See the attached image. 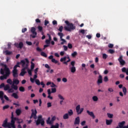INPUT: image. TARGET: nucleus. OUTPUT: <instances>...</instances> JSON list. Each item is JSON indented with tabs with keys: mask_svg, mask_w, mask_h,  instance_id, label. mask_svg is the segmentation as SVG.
Masks as SVG:
<instances>
[{
	"mask_svg": "<svg viewBox=\"0 0 128 128\" xmlns=\"http://www.w3.org/2000/svg\"><path fill=\"white\" fill-rule=\"evenodd\" d=\"M97 84L98 85L100 84H102V75L99 76L97 81Z\"/></svg>",
	"mask_w": 128,
	"mask_h": 128,
	"instance_id": "dca6fc26",
	"label": "nucleus"
},
{
	"mask_svg": "<svg viewBox=\"0 0 128 128\" xmlns=\"http://www.w3.org/2000/svg\"><path fill=\"white\" fill-rule=\"evenodd\" d=\"M66 56H64V58H61L60 60V62H62L66 60Z\"/></svg>",
	"mask_w": 128,
	"mask_h": 128,
	"instance_id": "ea45409f",
	"label": "nucleus"
},
{
	"mask_svg": "<svg viewBox=\"0 0 128 128\" xmlns=\"http://www.w3.org/2000/svg\"><path fill=\"white\" fill-rule=\"evenodd\" d=\"M58 34L59 36H60V39L62 38V36H64V34L62 32H58Z\"/></svg>",
	"mask_w": 128,
	"mask_h": 128,
	"instance_id": "a19ab883",
	"label": "nucleus"
},
{
	"mask_svg": "<svg viewBox=\"0 0 128 128\" xmlns=\"http://www.w3.org/2000/svg\"><path fill=\"white\" fill-rule=\"evenodd\" d=\"M26 58L24 60H22L20 62H17L16 66H20L19 64H22V68H24L26 66Z\"/></svg>",
	"mask_w": 128,
	"mask_h": 128,
	"instance_id": "f8f14e48",
	"label": "nucleus"
},
{
	"mask_svg": "<svg viewBox=\"0 0 128 128\" xmlns=\"http://www.w3.org/2000/svg\"><path fill=\"white\" fill-rule=\"evenodd\" d=\"M38 120H44L43 119H42V115H40L38 116Z\"/></svg>",
	"mask_w": 128,
	"mask_h": 128,
	"instance_id": "864d4df0",
	"label": "nucleus"
},
{
	"mask_svg": "<svg viewBox=\"0 0 128 128\" xmlns=\"http://www.w3.org/2000/svg\"><path fill=\"white\" fill-rule=\"evenodd\" d=\"M69 116L68 114L66 113L63 116V118L64 120H68V119Z\"/></svg>",
	"mask_w": 128,
	"mask_h": 128,
	"instance_id": "bb28decb",
	"label": "nucleus"
},
{
	"mask_svg": "<svg viewBox=\"0 0 128 128\" xmlns=\"http://www.w3.org/2000/svg\"><path fill=\"white\" fill-rule=\"evenodd\" d=\"M62 30H64V26H60L59 28L58 29V30H59V32H62Z\"/></svg>",
	"mask_w": 128,
	"mask_h": 128,
	"instance_id": "8fccbe9b",
	"label": "nucleus"
},
{
	"mask_svg": "<svg viewBox=\"0 0 128 128\" xmlns=\"http://www.w3.org/2000/svg\"><path fill=\"white\" fill-rule=\"evenodd\" d=\"M68 48H70V49L72 48V44H71L68 43Z\"/></svg>",
	"mask_w": 128,
	"mask_h": 128,
	"instance_id": "e2e57ef3",
	"label": "nucleus"
},
{
	"mask_svg": "<svg viewBox=\"0 0 128 128\" xmlns=\"http://www.w3.org/2000/svg\"><path fill=\"white\" fill-rule=\"evenodd\" d=\"M4 92L0 91V99L2 101V104H4Z\"/></svg>",
	"mask_w": 128,
	"mask_h": 128,
	"instance_id": "f3484780",
	"label": "nucleus"
},
{
	"mask_svg": "<svg viewBox=\"0 0 128 128\" xmlns=\"http://www.w3.org/2000/svg\"><path fill=\"white\" fill-rule=\"evenodd\" d=\"M80 116H78L75 118L74 124H80Z\"/></svg>",
	"mask_w": 128,
	"mask_h": 128,
	"instance_id": "6ab92c4d",
	"label": "nucleus"
},
{
	"mask_svg": "<svg viewBox=\"0 0 128 128\" xmlns=\"http://www.w3.org/2000/svg\"><path fill=\"white\" fill-rule=\"evenodd\" d=\"M108 47L110 48H114V44H109L108 45Z\"/></svg>",
	"mask_w": 128,
	"mask_h": 128,
	"instance_id": "13d9d810",
	"label": "nucleus"
},
{
	"mask_svg": "<svg viewBox=\"0 0 128 128\" xmlns=\"http://www.w3.org/2000/svg\"><path fill=\"white\" fill-rule=\"evenodd\" d=\"M76 112L77 114H80L84 112V108H80V105H78L76 108Z\"/></svg>",
	"mask_w": 128,
	"mask_h": 128,
	"instance_id": "1a4fd4ad",
	"label": "nucleus"
},
{
	"mask_svg": "<svg viewBox=\"0 0 128 128\" xmlns=\"http://www.w3.org/2000/svg\"><path fill=\"white\" fill-rule=\"evenodd\" d=\"M74 64H76V62L72 61L70 62V66H74Z\"/></svg>",
	"mask_w": 128,
	"mask_h": 128,
	"instance_id": "680f3d73",
	"label": "nucleus"
},
{
	"mask_svg": "<svg viewBox=\"0 0 128 128\" xmlns=\"http://www.w3.org/2000/svg\"><path fill=\"white\" fill-rule=\"evenodd\" d=\"M63 48H64V50H65L66 52V50H68V47L66 46H63Z\"/></svg>",
	"mask_w": 128,
	"mask_h": 128,
	"instance_id": "774afa93",
	"label": "nucleus"
},
{
	"mask_svg": "<svg viewBox=\"0 0 128 128\" xmlns=\"http://www.w3.org/2000/svg\"><path fill=\"white\" fill-rule=\"evenodd\" d=\"M8 118H6L5 120L4 121L3 124H2V126L4 128H16V122L17 124H22L24 120L22 119H20L18 118H14L11 119V122H8Z\"/></svg>",
	"mask_w": 128,
	"mask_h": 128,
	"instance_id": "f257e3e1",
	"label": "nucleus"
},
{
	"mask_svg": "<svg viewBox=\"0 0 128 128\" xmlns=\"http://www.w3.org/2000/svg\"><path fill=\"white\" fill-rule=\"evenodd\" d=\"M60 40L62 42L60 43V44H64V42H66V40H64L62 38V39H60Z\"/></svg>",
	"mask_w": 128,
	"mask_h": 128,
	"instance_id": "de8ad7c7",
	"label": "nucleus"
},
{
	"mask_svg": "<svg viewBox=\"0 0 128 128\" xmlns=\"http://www.w3.org/2000/svg\"><path fill=\"white\" fill-rule=\"evenodd\" d=\"M9 88H10V84H7L5 85L4 87V90H8Z\"/></svg>",
	"mask_w": 128,
	"mask_h": 128,
	"instance_id": "a878e982",
	"label": "nucleus"
},
{
	"mask_svg": "<svg viewBox=\"0 0 128 128\" xmlns=\"http://www.w3.org/2000/svg\"><path fill=\"white\" fill-rule=\"evenodd\" d=\"M10 76V71H4V74L0 76V80H6L8 76Z\"/></svg>",
	"mask_w": 128,
	"mask_h": 128,
	"instance_id": "0eeeda50",
	"label": "nucleus"
},
{
	"mask_svg": "<svg viewBox=\"0 0 128 128\" xmlns=\"http://www.w3.org/2000/svg\"><path fill=\"white\" fill-rule=\"evenodd\" d=\"M6 85H4V83H2L0 84V88H4V86Z\"/></svg>",
	"mask_w": 128,
	"mask_h": 128,
	"instance_id": "5fc2aeb1",
	"label": "nucleus"
},
{
	"mask_svg": "<svg viewBox=\"0 0 128 128\" xmlns=\"http://www.w3.org/2000/svg\"><path fill=\"white\" fill-rule=\"evenodd\" d=\"M19 90L22 92H24L26 90V89L24 88V86H21L19 88Z\"/></svg>",
	"mask_w": 128,
	"mask_h": 128,
	"instance_id": "7c9ffc66",
	"label": "nucleus"
},
{
	"mask_svg": "<svg viewBox=\"0 0 128 128\" xmlns=\"http://www.w3.org/2000/svg\"><path fill=\"white\" fill-rule=\"evenodd\" d=\"M20 84V80L18 78H14L12 81V84L11 86L12 88H13L14 90H18V84Z\"/></svg>",
	"mask_w": 128,
	"mask_h": 128,
	"instance_id": "20e7f679",
	"label": "nucleus"
},
{
	"mask_svg": "<svg viewBox=\"0 0 128 128\" xmlns=\"http://www.w3.org/2000/svg\"><path fill=\"white\" fill-rule=\"evenodd\" d=\"M108 117L109 118H112L114 117V114H110V113L107 114Z\"/></svg>",
	"mask_w": 128,
	"mask_h": 128,
	"instance_id": "58836bf2",
	"label": "nucleus"
},
{
	"mask_svg": "<svg viewBox=\"0 0 128 128\" xmlns=\"http://www.w3.org/2000/svg\"><path fill=\"white\" fill-rule=\"evenodd\" d=\"M87 114H88L89 116H91L93 119L96 118V116H94V112H90V110H88L86 111Z\"/></svg>",
	"mask_w": 128,
	"mask_h": 128,
	"instance_id": "a211bd4d",
	"label": "nucleus"
},
{
	"mask_svg": "<svg viewBox=\"0 0 128 128\" xmlns=\"http://www.w3.org/2000/svg\"><path fill=\"white\" fill-rule=\"evenodd\" d=\"M127 71L126 68L124 67L123 68H122V72H126Z\"/></svg>",
	"mask_w": 128,
	"mask_h": 128,
	"instance_id": "3c124183",
	"label": "nucleus"
},
{
	"mask_svg": "<svg viewBox=\"0 0 128 128\" xmlns=\"http://www.w3.org/2000/svg\"><path fill=\"white\" fill-rule=\"evenodd\" d=\"M36 28L34 27L31 28L30 32L33 34V36H32V38H36V35L38 34V33L36 32Z\"/></svg>",
	"mask_w": 128,
	"mask_h": 128,
	"instance_id": "6e6552de",
	"label": "nucleus"
},
{
	"mask_svg": "<svg viewBox=\"0 0 128 128\" xmlns=\"http://www.w3.org/2000/svg\"><path fill=\"white\" fill-rule=\"evenodd\" d=\"M65 24H66V26L64 27V30L67 32H71L72 30H76V26L74 25L72 23H70L68 20L65 21Z\"/></svg>",
	"mask_w": 128,
	"mask_h": 128,
	"instance_id": "f03ea898",
	"label": "nucleus"
},
{
	"mask_svg": "<svg viewBox=\"0 0 128 128\" xmlns=\"http://www.w3.org/2000/svg\"><path fill=\"white\" fill-rule=\"evenodd\" d=\"M58 97L60 100H64V98L62 95L59 94L58 95Z\"/></svg>",
	"mask_w": 128,
	"mask_h": 128,
	"instance_id": "37998d69",
	"label": "nucleus"
},
{
	"mask_svg": "<svg viewBox=\"0 0 128 128\" xmlns=\"http://www.w3.org/2000/svg\"><path fill=\"white\" fill-rule=\"evenodd\" d=\"M108 92H114V89L112 88H108Z\"/></svg>",
	"mask_w": 128,
	"mask_h": 128,
	"instance_id": "0e129e2a",
	"label": "nucleus"
},
{
	"mask_svg": "<svg viewBox=\"0 0 128 128\" xmlns=\"http://www.w3.org/2000/svg\"><path fill=\"white\" fill-rule=\"evenodd\" d=\"M25 60L26 62V64L25 66L23 67L24 68L21 70V72L20 73V76H24V74H26V70L28 68V64H30V61L27 58H25Z\"/></svg>",
	"mask_w": 128,
	"mask_h": 128,
	"instance_id": "7ed1b4c3",
	"label": "nucleus"
},
{
	"mask_svg": "<svg viewBox=\"0 0 128 128\" xmlns=\"http://www.w3.org/2000/svg\"><path fill=\"white\" fill-rule=\"evenodd\" d=\"M0 66H4V68H1L0 70V74H4V72H10V68L8 67L6 64L4 63H0Z\"/></svg>",
	"mask_w": 128,
	"mask_h": 128,
	"instance_id": "423d86ee",
	"label": "nucleus"
},
{
	"mask_svg": "<svg viewBox=\"0 0 128 128\" xmlns=\"http://www.w3.org/2000/svg\"><path fill=\"white\" fill-rule=\"evenodd\" d=\"M51 90L52 94H54V92H56V88H52Z\"/></svg>",
	"mask_w": 128,
	"mask_h": 128,
	"instance_id": "c03bdc74",
	"label": "nucleus"
},
{
	"mask_svg": "<svg viewBox=\"0 0 128 128\" xmlns=\"http://www.w3.org/2000/svg\"><path fill=\"white\" fill-rule=\"evenodd\" d=\"M40 55L42 56H44V58H48V55L46 54V52H41Z\"/></svg>",
	"mask_w": 128,
	"mask_h": 128,
	"instance_id": "72a5a7b5",
	"label": "nucleus"
},
{
	"mask_svg": "<svg viewBox=\"0 0 128 128\" xmlns=\"http://www.w3.org/2000/svg\"><path fill=\"white\" fill-rule=\"evenodd\" d=\"M11 96L12 98H16V100H18V94L16 93V92H14Z\"/></svg>",
	"mask_w": 128,
	"mask_h": 128,
	"instance_id": "4be33fe9",
	"label": "nucleus"
},
{
	"mask_svg": "<svg viewBox=\"0 0 128 128\" xmlns=\"http://www.w3.org/2000/svg\"><path fill=\"white\" fill-rule=\"evenodd\" d=\"M50 86L51 88H56V85L54 82H52Z\"/></svg>",
	"mask_w": 128,
	"mask_h": 128,
	"instance_id": "4d7b16f0",
	"label": "nucleus"
},
{
	"mask_svg": "<svg viewBox=\"0 0 128 128\" xmlns=\"http://www.w3.org/2000/svg\"><path fill=\"white\" fill-rule=\"evenodd\" d=\"M18 68H20V66L18 65H15L12 70V76L13 78H18Z\"/></svg>",
	"mask_w": 128,
	"mask_h": 128,
	"instance_id": "39448f33",
	"label": "nucleus"
},
{
	"mask_svg": "<svg viewBox=\"0 0 128 128\" xmlns=\"http://www.w3.org/2000/svg\"><path fill=\"white\" fill-rule=\"evenodd\" d=\"M15 46L16 48H24V43H22V42H20L19 44H15Z\"/></svg>",
	"mask_w": 128,
	"mask_h": 128,
	"instance_id": "2eb2a0df",
	"label": "nucleus"
},
{
	"mask_svg": "<svg viewBox=\"0 0 128 128\" xmlns=\"http://www.w3.org/2000/svg\"><path fill=\"white\" fill-rule=\"evenodd\" d=\"M32 70L31 69L30 70V69H28V68H27V72H28L29 76H32Z\"/></svg>",
	"mask_w": 128,
	"mask_h": 128,
	"instance_id": "f704fd0d",
	"label": "nucleus"
},
{
	"mask_svg": "<svg viewBox=\"0 0 128 128\" xmlns=\"http://www.w3.org/2000/svg\"><path fill=\"white\" fill-rule=\"evenodd\" d=\"M122 92L124 96H126V88L124 86L122 88Z\"/></svg>",
	"mask_w": 128,
	"mask_h": 128,
	"instance_id": "473e14b6",
	"label": "nucleus"
},
{
	"mask_svg": "<svg viewBox=\"0 0 128 128\" xmlns=\"http://www.w3.org/2000/svg\"><path fill=\"white\" fill-rule=\"evenodd\" d=\"M72 58H76L78 56V52H74L71 54Z\"/></svg>",
	"mask_w": 128,
	"mask_h": 128,
	"instance_id": "2f4dec72",
	"label": "nucleus"
},
{
	"mask_svg": "<svg viewBox=\"0 0 128 128\" xmlns=\"http://www.w3.org/2000/svg\"><path fill=\"white\" fill-rule=\"evenodd\" d=\"M52 120H50V117L48 118V120H46L47 124H52Z\"/></svg>",
	"mask_w": 128,
	"mask_h": 128,
	"instance_id": "cd10ccee",
	"label": "nucleus"
},
{
	"mask_svg": "<svg viewBox=\"0 0 128 128\" xmlns=\"http://www.w3.org/2000/svg\"><path fill=\"white\" fill-rule=\"evenodd\" d=\"M102 58L104 60H106V58H108V55H106V54H102Z\"/></svg>",
	"mask_w": 128,
	"mask_h": 128,
	"instance_id": "09e8293b",
	"label": "nucleus"
},
{
	"mask_svg": "<svg viewBox=\"0 0 128 128\" xmlns=\"http://www.w3.org/2000/svg\"><path fill=\"white\" fill-rule=\"evenodd\" d=\"M104 82H108V78L107 76H104Z\"/></svg>",
	"mask_w": 128,
	"mask_h": 128,
	"instance_id": "a18cd8bd",
	"label": "nucleus"
},
{
	"mask_svg": "<svg viewBox=\"0 0 128 128\" xmlns=\"http://www.w3.org/2000/svg\"><path fill=\"white\" fill-rule=\"evenodd\" d=\"M16 116H20V114H22V110L20 109H16Z\"/></svg>",
	"mask_w": 128,
	"mask_h": 128,
	"instance_id": "b1692460",
	"label": "nucleus"
},
{
	"mask_svg": "<svg viewBox=\"0 0 128 128\" xmlns=\"http://www.w3.org/2000/svg\"><path fill=\"white\" fill-rule=\"evenodd\" d=\"M14 90L13 88H10L8 90V94H10L12 92H14Z\"/></svg>",
	"mask_w": 128,
	"mask_h": 128,
	"instance_id": "49530a36",
	"label": "nucleus"
},
{
	"mask_svg": "<svg viewBox=\"0 0 128 128\" xmlns=\"http://www.w3.org/2000/svg\"><path fill=\"white\" fill-rule=\"evenodd\" d=\"M60 124H58V123H56V124L54 126V128H58Z\"/></svg>",
	"mask_w": 128,
	"mask_h": 128,
	"instance_id": "338daca9",
	"label": "nucleus"
},
{
	"mask_svg": "<svg viewBox=\"0 0 128 128\" xmlns=\"http://www.w3.org/2000/svg\"><path fill=\"white\" fill-rule=\"evenodd\" d=\"M34 68V64L32 62H31L30 70H33Z\"/></svg>",
	"mask_w": 128,
	"mask_h": 128,
	"instance_id": "4c0bfd02",
	"label": "nucleus"
},
{
	"mask_svg": "<svg viewBox=\"0 0 128 128\" xmlns=\"http://www.w3.org/2000/svg\"><path fill=\"white\" fill-rule=\"evenodd\" d=\"M26 44H28V46H32V42H31L26 41Z\"/></svg>",
	"mask_w": 128,
	"mask_h": 128,
	"instance_id": "603ef678",
	"label": "nucleus"
},
{
	"mask_svg": "<svg viewBox=\"0 0 128 128\" xmlns=\"http://www.w3.org/2000/svg\"><path fill=\"white\" fill-rule=\"evenodd\" d=\"M70 70L71 72H72V74H74V72H76V66L70 67Z\"/></svg>",
	"mask_w": 128,
	"mask_h": 128,
	"instance_id": "412c9836",
	"label": "nucleus"
},
{
	"mask_svg": "<svg viewBox=\"0 0 128 128\" xmlns=\"http://www.w3.org/2000/svg\"><path fill=\"white\" fill-rule=\"evenodd\" d=\"M92 98V100H94V102H98V98L96 96H94Z\"/></svg>",
	"mask_w": 128,
	"mask_h": 128,
	"instance_id": "e433bc0d",
	"label": "nucleus"
},
{
	"mask_svg": "<svg viewBox=\"0 0 128 128\" xmlns=\"http://www.w3.org/2000/svg\"><path fill=\"white\" fill-rule=\"evenodd\" d=\"M124 57L122 56V55H120L118 58V61L119 62L120 66H124L126 64V61L122 59Z\"/></svg>",
	"mask_w": 128,
	"mask_h": 128,
	"instance_id": "9d476101",
	"label": "nucleus"
},
{
	"mask_svg": "<svg viewBox=\"0 0 128 128\" xmlns=\"http://www.w3.org/2000/svg\"><path fill=\"white\" fill-rule=\"evenodd\" d=\"M31 111L32 112V113L31 114V116H30V119L31 120V118H36V114H38V111H36V109H34H34H32Z\"/></svg>",
	"mask_w": 128,
	"mask_h": 128,
	"instance_id": "9b49d317",
	"label": "nucleus"
},
{
	"mask_svg": "<svg viewBox=\"0 0 128 128\" xmlns=\"http://www.w3.org/2000/svg\"><path fill=\"white\" fill-rule=\"evenodd\" d=\"M47 36H48V40H50H50H52V36H50V34H48Z\"/></svg>",
	"mask_w": 128,
	"mask_h": 128,
	"instance_id": "69168bd1",
	"label": "nucleus"
},
{
	"mask_svg": "<svg viewBox=\"0 0 128 128\" xmlns=\"http://www.w3.org/2000/svg\"><path fill=\"white\" fill-rule=\"evenodd\" d=\"M125 124H126V122L122 121V122H119L118 124V126L120 128H124V126Z\"/></svg>",
	"mask_w": 128,
	"mask_h": 128,
	"instance_id": "aec40b11",
	"label": "nucleus"
},
{
	"mask_svg": "<svg viewBox=\"0 0 128 128\" xmlns=\"http://www.w3.org/2000/svg\"><path fill=\"white\" fill-rule=\"evenodd\" d=\"M68 114L69 116H72L74 114V112L72 111V110H70L68 111Z\"/></svg>",
	"mask_w": 128,
	"mask_h": 128,
	"instance_id": "393cba45",
	"label": "nucleus"
},
{
	"mask_svg": "<svg viewBox=\"0 0 128 128\" xmlns=\"http://www.w3.org/2000/svg\"><path fill=\"white\" fill-rule=\"evenodd\" d=\"M35 82L36 84H37V86H42V88H44L46 84H44V82H40V80H38V79H36L35 80Z\"/></svg>",
	"mask_w": 128,
	"mask_h": 128,
	"instance_id": "ddd939ff",
	"label": "nucleus"
},
{
	"mask_svg": "<svg viewBox=\"0 0 128 128\" xmlns=\"http://www.w3.org/2000/svg\"><path fill=\"white\" fill-rule=\"evenodd\" d=\"M10 108V106L8 105H6L3 106V110H6Z\"/></svg>",
	"mask_w": 128,
	"mask_h": 128,
	"instance_id": "bf43d9fd",
	"label": "nucleus"
},
{
	"mask_svg": "<svg viewBox=\"0 0 128 128\" xmlns=\"http://www.w3.org/2000/svg\"><path fill=\"white\" fill-rule=\"evenodd\" d=\"M38 30L40 32H42V34L44 36V32H42V26H38Z\"/></svg>",
	"mask_w": 128,
	"mask_h": 128,
	"instance_id": "c85d7f7f",
	"label": "nucleus"
},
{
	"mask_svg": "<svg viewBox=\"0 0 128 128\" xmlns=\"http://www.w3.org/2000/svg\"><path fill=\"white\" fill-rule=\"evenodd\" d=\"M41 124V126H44V120H37L36 121V126H38L39 124Z\"/></svg>",
	"mask_w": 128,
	"mask_h": 128,
	"instance_id": "4468645a",
	"label": "nucleus"
},
{
	"mask_svg": "<svg viewBox=\"0 0 128 128\" xmlns=\"http://www.w3.org/2000/svg\"><path fill=\"white\" fill-rule=\"evenodd\" d=\"M110 54H114V50H112V49H110L108 50Z\"/></svg>",
	"mask_w": 128,
	"mask_h": 128,
	"instance_id": "6e6d98bb",
	"label": "nucleus"
},
{
	"mask_svg": "<svg viewBox=\"0 0 128 128\" xmlns=\"http://www.w3.org/2000/svg\"><path fill=\"white\" fill-rule=\"evenodd\" d=\"M6 82H7V84H12V80L10 78H8L6 80Z\"/></svg>",
	"mask_w": 128,
	"mask_h": 128,
	"instance_id": "c9c22d12",
	"label": "nucleus"
},
{
	"mask_svg": "<svg viewBox=\"0 0 128 128\" xmlns=\"http://www.w3.org/2000/svg\"><path fill=\"white\" fill-rule=\"evenodd\" d=\"M112 120L110 119V120H106V124L107 126H110L112 124Z\"/></svg>",
	"mask_w": 128,
	"mask_h": 128,
	"instance_id": "5701e85b",
	"label": "nucleus"
},
{
	"mask_svg": "<svg viewBox=\"0 0 128 128\" xmlns=\"http://www.w3.org/2000/svg\"><path fill=\"white\" fill-rule=\"evenodd\" d=\"M51 60L52 62H54V64H58V61L56 60V59L54 58Z\"/></svg>",
	"mask_w": 128,
	"mask_h": 128,
	"instance_id": "79ce46f5",
	"label": "nucleus"
},
{
	"mask_svg": "<svg viewBox=\"0 0 128 128\" xmlns=\"http://www.w3.org/2000/svg\"><path fill=\"white\" fill-rule=\"evenodd\" d=\"M46 44H48L49 46V44H50V41L48 40H46Z\"/></svg>",
	"mask_w": 128,
	"mask_h": 128,
	"instance_id": "052dcab7",
	"label": "nucleus"
},
{
	"mask_svg": "<svg viewBox=\"0 0 128 128\" xmlns=\"http://www.w3.org/2000/svg\"><path fill=\"white\" fill-rule=\"evenodd\" d=\"M6 53V56H10L12 54V52L8 51V50H6L4 52Z\"/></svg>",
	"mask_w": 128,
	"mask_h": 128,
	"instance_id": "c756f323",
	"label": "nucleus"
}]
</instances>
